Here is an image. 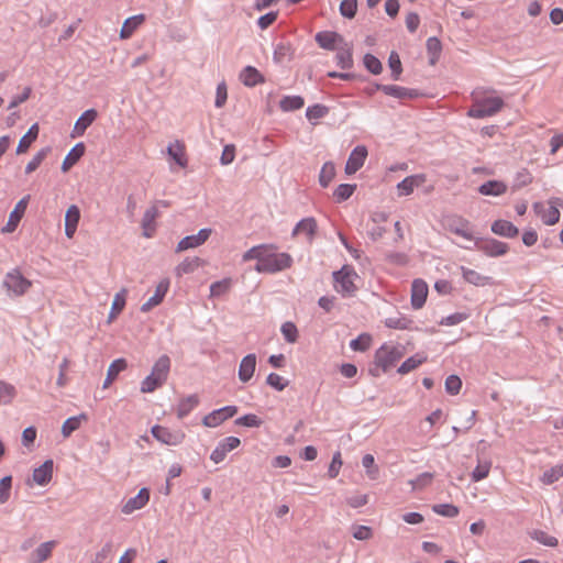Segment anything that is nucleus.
Segmentation results:
<instances>
[{"instance_id": "obj_2", "label": "nucleus", "mask_w": 563, "mask_h": 563, "mask_svg": "<svg viewBox=\"0 0 563 563\" xmlns=\"http://www.w3.org/2000/svg\"><path fill=\"white\" fill-rule=\"evenodd\" d=\"M292 264V258L288 253H274L268 251L262 263L255 265L257 273L274 274L286 268H289Z\"/></svg>"}, {"instance_id": "obj_15", "label": "nucleus", "mask_w": 563, "mask_h": 563, "mask_svg": "<svg viewBox=\"0 0 563 563\" xmlns=\"http://www.w3.org/2000/svg\"><path fill=\"white\" fill-rule=\"evenodd\" d=\"M57 545V541L51 540L41 543L29 556L27 563H44L47 561L54 549Z\"/></svg>"}, {"instance_id": "obj_10", "label": "nucleus", "mask_w": 563, "mask_h": 563, "mask_svg": "<svg viewBox=\"0 0 563 563\" xmlns=\"http://www.w3.org/2000/svg\"><path fill=\"white\" fill-rule=\"evenodd\" d=\"M211 232V229L203 228L195 235H187L183 238L177 244L176 252H184L202 245L209 239Z\"/></svg>"}, {"instance_id": "obj_7", "label": "nucleus", "mask_w": 563, "mask_h": 563, "mask_svg": "<svg viewBox=\"0 0 563 563\" xmlns=\"http://www.w3.org/2000/svg\"><path fill=\"white\" fill-rule=\"evenodd\" d=\"M444 225L451 233L474 243L476 236L474 235L473 225L467 219L461 216H450L445 219Z\"/></svg>"}, {"instance_id": "obj_55", "label": "nucleus", "mask_w": 563, "mask_h": 563, "mask_svg": "<svg viewBox=\"0 0 563 563\" xmlns=\"http://www.w3.org/2000/svg\"><path fill=\"white\" fill-rule=\"evenodd\" d=\"M364 66L374 75H379L383 70L380 60L372 54H366L364 56Z\"/></svg>"}, {"instance_id": "obj_44", "label": "nucleus", "mask_w": 563, "mask_h": 563, "mask_svg": "<svg viewBox=\"0 0 563 563\" xmlns=\"http://www.w3.org/2000/svg\"><path fill=\"white\" fill-rule=\"evenodd\" d=\"M355 189V184H341L334 190L333 196L338 202H342L347 200L354 194Z\"/></svg>"}, {"instance_id": "obj_33", "label": "nucleus", "mask_w": 563, "mask_h": 563, "mask_svg": "<svg viewBox=\"0 0 563 563\" xmlns=\"http://www.w3.org/2000/svg\"><path fill=\"white\" fill-rule=\"evenodd\" d=\"M273 250H274V246L269 245V244H260V245L253 246L242 255V261L249 262L252 260H256L257 263H262L265 254L268 251H273Z\"/></svg>"}, {"instance_id": "obj_47", "label": "nucleus", "mask_w": 563, "mask_h": 563, "mask_svg": "<svg viewBox=\"0 0 563 563\" xmlns=\"http://www.w3.org/2000/svg\"><path fill=\"white\" fill-rule=\"evenodd\" d=\"M427 49L430 55V63L433 65L437 63L440 53L442 51V45L439 38L430 37L427 41Z\"/></svg>"}, {"instance_id": "obj_20", "label": "nucleus", "mask_w": 563, "mask_h": 563, "mask_svg": "<svg viewBox=\"0 0 563 563\" xmlns=\"http://www.w3.org/2000/svg\"><path fill=\"white\" fill-rule=\"evenodd\" d=\"M317 221L312 217H308L305 219H301L294 228L292 230V236H296L298 234H305L307 236V240L311 242L316 235L317 232Z\"/></svg>"}, {"instance_id": "obj_12", "label": "nucleus", "mask_w": 563, "mask_h": 563, "mask_svg": "<svg viewBox=\"0 0 563 563\" xmlns=\"http://www.w3.org/2000/svg\"><path fill=\"white\" fill-rule=\"evenodd\" d=\"M367 154V148L364 145L356 146L347 158L345 173L347 175L355 174L364 165Z\"/></svg>"}, {"instance_id": "obj_6", "label": "nucleus", "mask_w": 563, "mask_h": 563, "mask_svg": "<svg viewBox=\"0 0 563 563\" xmlns=\"http://www.w3.org/2000/svg\"><path fill=\"white\" fill-rule=\"evenodd\" d=\"M465 250L477 249L485 255L490 257H498L505 255L509 247L508 244L495 239H481L476 238L473 245H461Z\"/></svg>"}, {"instance_id": "obj_63", "label": "nucleus", "mask_w": 563, "mask_h": 563, "mask_svg": "<svg viewBox=\"0 0 563 563\" xmlns=\"http://www.w3.org/2000/svg\"><path fill=\"white\" fill-rule=\"evenodd\" d=\"M462 387V380L456 375H450L445 379V390L450 395H456L460 393V389Z\"/></svg>"}, {"instance_id": "obj_1", "label": "nucleus", "mask_w": 563, "mask_h": 563, "mask_svg": "<svg viewBox=\"0 0 563 563\" xmlns=\"http://www.w3.org/2000/svg\"><path fill=\"white\" fill-rule=\"evenodd\" d=\"M472 106L467 111L470 118H487L498 113L504 108V99L492 88L478 87L471 93Z\"/></svg>"}, {"instance_id": "obj_29", "label": "nucleus", "mask_w": 563, "mask_h": 563, "mask_svg": "<svg viewBox=\"0 0 563 563\" xmlns=\"http://www.w3.org/2000/svg\"><path fill=\"white\" fill-rule=\"evenodd\" d=\"M507 185L500 180H488L478 187V192L484 196L498 197L506 192Z\"/></svg>"}, {"instance_id": "obj_18", "label": "nucleus", "mask_w": 563, "mask_h": 563, "mask_svg": "<svg viewBox=\"0 0 563 563\" xmlns=\"http://www.w3.org/2000/svg\"><path fill=\"white\" fill-rule=\"evenodd\" d=\"M168 288H169V280L168 279L161 280L158 283V285L156 286L154 295L152 297H150L147 299V301H145L141 306V311L142 312H148L154 307L158 306L163 301V299H164Z\"/></svg>"}, {"instance_id": "obj_4", "label": "nucleus", "mask_w": 563, "mask_h": 563, "mask_svg": "<svg viewBox=\"0 0 563 563\" xmlns=\"http://www.w3.org/2000/svg\"><path fill=\"white\" fill-rule=\"evenodd\" d=\"M404 356L402 347L384 343L375 353V364L387 372Z\"/></svg>"}, {"instance_id": "obj_58", "label": "nucleus", "mask_w": 563, "mask_h": 563, "mask_svg": "<svg viewBox=\"0 0 563 563\" xmlns=\"http://www.w3.org/2000/svg\"><path fill=\"white\" fill-rule=\"evenodd\" d=\"M411 320L405 317H390L385 320V325L390 329L405 330L408 329Z\"/></svg>"}, {"instance_id": "obj_19", "label": "nucleus", "mask_w": 563, "mask_h": 563, "mask_svg": "<svg viewBox=\"0 0 563 563\" xmlns=\"http://www.w3.org/2000/svg\"><path fill=\"white\" fill-rule=\"evenodd\" d=\"M316 41L320 47L330 51L336 49L338 46L345 42L339 33L330 31L319 32L316 35Z\"/></svg>"}, {"instance_id": "obj_46", "label": "nucleus", "mask_w": 563, "mask_h": 563, "mask_svg": "<svg viewBox=\"0 0 563 563\" xmlns=\"http://www.w3.org/2000/svg\"><path fill=\"white\" fill-rule=\"evenodd\" d=\"M530 537L533 540L538 541L539 543L547 545V547H551V548L556 547L559 543V541L555 537H552L542 530H533L530 533Z\"/></svg>"}, {"instance_id": "obj_25", "label": "nucleus", "mask_w": 563, "mask_h": 563, "mask_svg": "<svg viewBox=\"0 0 563 563\" xmlns=\"http://www.w3.org/2000/svg\"><path fill=\"white\" fill-rule=\"evenodd\" d=\"M53 461L46 460L41 466L33 471V481L41 486L49 483L53 475Z\"/></svg>"}, {"instance_id": "obj_14", "label": "nucleus", "mask_w": 563, "mask_h": 563, "mask_svg": "<svg viewBox=\"0 0 563 563\" xmlns=\"http://www.w3.org/2000/svg\"><path fill=\"white\" fill-rule=\"evenodd\" d=\"M98 112L95 109L86 110L76 121L70 136L77 139L84 135L85 131L97 119Z\"/></svg>"}, {"instance_id": "obj_31", "label": "nucleus", "mask_w": 563, "mask_h": 563, "mask_svg": "<svg viewBox=\"0 0 563 563\" xmlns=\"http://www.w3.org/2000/svg\"><path fill=\"white\" fill-rule=\"evenodd\" d=\"M85 143H76L75 146L66 155L62 164V170H69L85 154Z\"/></svg>"}, {"instance_id": "obj_42", "label": "nucleus", "mask_w": 563, "mask_h": 563, "mask_svg": "<svg viewBox=\"0 0 563 563\" xmlns=\"http://www.w3.org/2000/svg\"><path fill=\"white\" fill-rule=\"evenodd\" d=\"M303 104L305 101L300 96H286L279 102V107L283 111L298 110L301 109Z\"/></svg>"}, {"instance_id": "obj_8", "label": "nucleus", "mask_w": 563, "mask_h": 563, "mask_svg": "<svg viewBox=\"0 0 563 563\" xmlns=\"http://www.w3.org/2000/svg\"><path fill=\"white\" fill-rule=\"evenodd\" d=\"M152 435L159 442L166 445H179L185 439V433L180 430H169L162 426H154L151 430Z\"/></svg>"}, {"instance_id": "obj_38", "label": "nucleus", "mask_w": 563, "mask_h": 563, "mask_svg": "<svg viewBox=\"0 0 563 563\" xmlns=\"http://www.w3.org/2000/svg\"><path fill=\"white\" fill-rule=\"evenodd\" d=\"M492 467V461L487 459L477 457V465L474 471L471 473V478L473 482H479L486 478L489 474Z\"/></svg>"}, {"instance_id": "obj_39", "label": "nucleus", "mask_w": 563, "mask_h": 563, "mask_svg": "<svg viewBox=\"0 0 563 563\" xmlns=\"http://www.w3.org/2000/svg\"><path fill=\"white\" fill-rule=\"evenodd\" d=\"M378 89L382 90L385 95L395 97L397 99L412 98L415 96L407 88L396 85H380L378 86Z\"/></svg>"}, {"instance_id": "obj_51", "label": "nucleus", "mask_w": 563, "mask_h": 563, "mask_svg": "<svg viewBox=\"0 0 563 563\" xmlns=\"http://www.w3.org/2000/svg\"><path fill=\"white\" fill-rule=\"evenodd\" d=\"M282 334L284 335V339L288 343H295L298 339V330L295 323L287 321L282 324L280 328Z\"/></svg>"}, {"instance_id": "obj_53", "label": "nucleus", "mask_w": 563, "mask_h": 563, "mask_svg": "<svg viewBox=\"0 0 563 563\" xmlns=\"http://www.w3.org/2000/svg\"><path fill=\"white\" fill-rule=\"evenodd\" d=\"M231 286V280L229 278L214 282L210 285V296L211 297H220L224 295Z\"/></svg>"}, {"instance_id": "obj_41", "label": "nucleus", "mask_w": 563, "mask_h": 563, "mask_svg": "<svg viewBox=\"0 0 563 563\" xmlns=\"http://www.w3.org/2000/svg\"><path fill=\"white\" fill-rule=\"evenodd\" d=\"M427 361V356L420 353L415 354L407 358L399 367L398 373L401 375L408 374L409 372L416 369L422 363Z\"/></svg>"}, {"instance_id": "obj_30", "label": "nucleus", "mask_w": 563, "mask_h": 563, "mask_svg": "<svg viewBox=\"0 0 563 563\" xmlns=\"http://www.w3.org/2000/svg\"><path fill=\"white\" fill-rule=\"evenodd\" d=\"M169 369H170V358L167 355H162L154 363L151 373L153 374V376L158 378V380H162L163 383H165L167 380Z\"/></svg>"}, {"instance_id": "obj_40", "label": "nucleus", "mask_w": 563, "mask_h": 563, "mask_svg": "<svg viewBox=\"0 0 563 563\" xmlns=\"http://www.w3.org/2000/svg\"><path fill=\"white\" fill-rule=\"evenodd\" d=\"M87 420V416L85 413H80L78 416L70 417L66 419L62 426V434L64 438L70 437L73 432L79 429L81 421Z\"/></svg>"}, {"instance_id": "obj_52", "label": "nucleus", "mask_w": 563, "mask_h": 563, "mask_svg": "<svg viewBox=\"0 0 563 563\" xmlns=\"http://www.w3.org/2000/svg\"><path fill=\"white\" fill-rule=\"evenodd\" d=\"M165 383L162 380H158L153 374L151 373L147 375L141 383V391L142 393H153L161 386H163Z\"/></svg>"}, {"instance_id": "obj_34", "label": "nucleus", "mask_w": 563, "mask_h": 563, "mask_svg": "<svg viewBox=\"0 0 563 563\" xmlns=\"http://www.w3.org/2000/svg\"><path fill=\"white\" fill-rule=\"evenodd\" d=\"M144 15L137 14L126 19L121 27L120 37L126 40L132 36L134 31L144 22Z\"/></svg>"}, {"instance_id": "obj_57", "label": "nucleus", "mask_w": 563, "mask_h": 563, "mask_svg": "<svg viewBox=\"0 0 563 563\" xmlns=\"http://www.w3.org/2000/svg\"><path fill=\"white\" fill-rule=\"evenodd\" d=\"M12 487V476H4L0 479V505L9 500Z\"/></svg>"}, {"instance_id": "obj_59", "label": "nucleus", "mask_w": 563, "mask_h": 563, "mask_svg": "<svg viewBox=\"0 0 563 563\" xmlns=\"http://www.w3.org/2000/svg\"><path fill=\"white\" fill-rule=\"evenodd\" d=\"M266 383L278 391L284 390L288 386V380L276 373H271L266 378Z\"/></svg>"}, {"instance_id": "obj_5", "label": "nucleus", "mask_w": 563, "mask_h": 563, "mask_svg": "<svg viewBox=\"0 0 563 563\" xmlns=\"http://www.w3.org/2000/svg\"><path fill=\"white\" fill-rule=\"evenodd\" d=\"M357 277L354 268L349 265H344L340 271L333 273V279L335 283V289L344 297L354 295L356 286L354 285V278Z\"/></svg>"}, {"instance_id": "obj_32", "label": "nucleus", "mask_w": 563, "mask_h": 563, "mask_svg": "<svg viewBox=\"0 0 563 563\" xmlns=\"http://www.w3.org/2000/svg\"><path fill=\"white\" fill-rule=\"evenodd\" d=\"M461 269L464 280L468 284L477 287L492 284V277L489 276H484L478 272L466 267H461Z\"/></svg>"}, {"instance_id": "obj_28", "label": "nucleus", "mask_w": 563, "mask_h": 563, "mask_svg": "<svg viewBox=\"0 0 563 563\" xmlns=\"http://www.w3.org/2000/svg\"><path fill=\"white\" fill-rule=\"evenodd\" d=\"M240 80L247 87H254L258 84H263L264 77L255 67L246 66L240 73Z\"/></svg>"}, {"instance_id": "obj_16", "label": "nucleus", "mask_w": 563, "mask_h": 563, "mask_svg": "<svg viewBox=\"0 0 563 563\" xmlns=\"http://www.w3.org/2000/svg\"><path fill=\"white\" fill-rule=\"evenodd\" d=\"M428 296V285L422 279H415L411 286V306L413 309H420L426 303Z\"/></svg>"}, {"instance_id": "obj_13", "label": "nucleus", "mask_w": 563, "mask_h": 563, "mask_svg": "<svg viewBox=\"0 0 563 563\" xmlns=\"http://www.w3.org/2000/svg\"><path fill=\"white\" fill-rule=\"evenodd\" d=\"M166 152L169 158L172 172L175 170L174 164L181 168L187 166V157L184 143H169Z\"/></svg>"}, {"instance_id": "obj_64", "label": "nucleus", "mask_w": 563, "mask_h": 563, "mask_svg": "<svg viewBox=\"0 0 563 563\" xmlns=\"http://www.w3.org/2000/svg\"><path fill=\"white\" fill-rule=\"evenodd\" d=\"M327 112L328 109L324 106L316 104L307 109L306 115L309 121H314L323 118L327 114Z\"/></svg>"}, {"instance_id": "obj_60", "label": "nucleus", "mask_w": 563, "mask_h": 563, "mask_svg": "<svg viewBox=\"0 0 563 563\" xmlns=\"http://www.w3.org/2000/svg\"><path fill=\"white\" fill-rule=\"evenodd\" d=\"M362 465L369 478L375 479L377 477L378 470L375 467V459L372 454H365L362 457Z\"/></svg>"}, {"instance_id": "obj_50", "label": "nucleus", "mask_w": 563, "mask_h": 563, "mask_svg": "<svg viewBox=\"0 0 563 563\" xmlns=\"http://www.w3.org/2000/svg\"><path fill=\"white\" fill-rule=\"evenodd\" d=\"M15 388L14 386L0 380V405H5L11 402V400L15 397Z\"/></svg>"}, {"instance_id": "obj_62", "label": "nucleus", "mask_w": 563, "mask_h": 563, "mask_svg": "<svg viewBox=\"0 0 563 563\" xmlns=\"http://www.w3.org/2000/svg\"><path fill=\"white\" fill-rule=\"evenodd\" d=\"M388 65L393 73V78L397 80L402 71L401 62L399 55L396 52H391L388 58Z\"/></svg>"}, {"instance_id": "obj_23", "label": "nucleus", "mask_w": 563, "mask_h": 563, "mask_svg": "<svg viewBox=\"0 0 563 563\" xmlns=\"http://www.w3.org/2000/svg\"><path fill=\"white\" fill-rule=\"evenodd\" d=\"M490 229L492 232L496 235L508 239L515 238L519 233V230L516 225H514L510 221L501 219L494 221Z\"/></svg>"}, {"instance_id": "obj_54", "label": "nucleus", "mask_w": 563, "mask_h": 563, "mask_svg": "<svg viewBox=\"0 0 563 563\" xmlns=\"http://www.w3.org/2000/svg\"><path fill=\"white\" fill-rule=\"evenodd\" d=\"M263 423L262 419H260L254 413L244 415L235 420V424L243 426L247 428H258Z\"/></svg>"}, {"instance_id": "obj_21", "label": "nucleus", "mask_w": 563, "mask_h": 563, "mask_svg": "<svg viewBox=\"0 0 563 563\" xmlns=\"http://www.w3.org/2000/svg\"><path fill=\"white\" fill-rule=\"evenodd\" d=\"M533 209L541 217V220L547 225H554L560 220V211L554 206L544 208V206L541 202H536L533 205Z\"/></svg>"}, {"instance_id": "obj_3", "label": "nucleus", "mask_w": 563, "mask_h": 563, "mask_svg": "<svg viewBox=\"0 0 563 563\" xmlns=\"http://www.w3.org/2000/svg\"><path fill=\"white\" fill-rule=\"evenodd\" d=\"M31 286V280L25 278L18 268L8 272L2 282V287L10 297L24 295Z\"/></svg>"}, {"instance_id": "obj_26", "label": "nucleus", "mask_w": 563, "mask_h": 563, "mask_svg": "<svg viewBox=\"0 0 563 563\" xmlns=\"http://www.w3.org/2000/svg\"><path fill=\"white\" fill-rule=\"evenodd\" d=\"M158 217V209L156 206L147 208L142 218L143 235L151 238L155 230V219Z\"/></svg>"}, {"instance_id": "obj_56", "label": "nucleus", "mask_w": 563, "mask_h": 563, "mask_svg": "<svg viewBox=\"0 0 563 563\" xmlns=\"http://www.w3.org/2000/svg\"><path fill=\"white\" fill-rule=\"evenodd\" d=\"M357 11V0H343L340 4V13L347 19H353Z\"/></svg>"}, {"instance_id": "obj_35", "label": "nucleus", "mask_w": 563, "mask_h": 563, "mask_svg": "<svg viewBox=\"0 0 563 563\" xmlns=\"http://www.w3.org/2000/svg\"><path fill=\"white\" fill-rule=\"evenodd\" d=\"M199 405V397L197 395H189L183 398L177 408L178 418L187 417Z\"/></svg>"}, {"instance_id": "obj_43", "label": "nucleus", "mask_w": 563, "mask_h": 563, "mask_svg": "<svg viewBox=\"0 0 563 563\" xmlns=\"http://www.w3.org/2000/svg\"><path fill=\"white\" fill-rule=\"evenodd\" d=\"M335 176V167L331 162H327L323 164L320 175H319V184L321 187L327 188L329 184Z\"/></svg>"}, {"instance_id": "obj_61", "label": "nucleus", "mask_w": 563, "mask_h": 563, "mask_svg": "<svg viewBox=\"0 0 563 563\" xmlns=\"http://www.w3.org/2000/svg\"><path fill=\"white\" fill-rule=\"evenodd\" d=\"M222 422H224V418L222 417L219 409L208 413L202 420L203 426L208 428H216L220 426Z\"/></svg>"}, {"instance_id": "obj_27", "label": "nucleus", "mask_w": 563, "mask_h": 563, "mask_svg": "<svg viewBox=\"0 0 563 563\" xmlns=\"http://www.w3.org/2000/svg\"><path fill=\"white\" fill-rule=\"evenodd\" d=\"M336 64L342 69H350L353 66L352 47L346 42H343L336 48Z\"/></svg>"}, {"instance_id": "obj_11", "label": "nucleus", "mask_w": 563, "mask_h": 563, "mask_svg": "<svg viewBox=\"0 0 563 563\" xmlns=\"http://www.w3.org/2000/svg\"><path fill=\"white\" fill-rule=\"evenodd\" d=\"M29 200H30V196L27 195L18 201L14 209L11 211V213L9 216V220H8L7 224L1 229L2 233H11L16 229L19 222L21 221V219L26 210Z\"/></svg>"}, {"instance_id": "obj_48", "label": "nucleus", "mask_w": 563, "mask_h": 563, "mask_svg": "<svg viewBox=\"0 0 563 563\" xmlns=\"http://www.w3.org/2000/svg\"><path fill=\"white\" fill-rule=\"evenodd\" d=\"M561 477H563V464L555 465L545 471L541 479L544 484L550 485L559 481Z\"/></svg>"}, {"instance_id": "obj_49", "label": "nucleus", "mask_w": 563, "mask_h": 563, "mask_svg": "<svg viewBox=\"0 0 563 563\" xmlns=\"http://www.w3.org/2000/svg\"><path fill=\"white\" fill-rule=\"evenodd\" d=\"M432 510L440 516L446 518H454L459 515V508L452 504H438L432 507Z\"/></svg>"}, {"instance_id": "obj_36", "label": "nucleus", "mask_w": 563, "mask_h": 563, "mask_svg": "<svg viewBox=\"0 0 563 563\" xmlns=\"http://www.w3.org/2000/svg\"><path fill=\"white\" fill-rule=\"evenodd\" d=\"M126 366L128 364L124 358L114 360L108 368L107 377L103 382V388H108L115 377L126 368Z\"/></svg>"}, {"instance_id": "obj_22", "label": "nucleus", "mask_w": 563, "mask_h": 563, "mask_svg": "<svg viewBox=\"0 0 563 563\" xmlns=\"http://www.w3.org/2000/svg\"><path fill=\"white\" fill-rule=\"evenodd\" d=\"M424 181H426V176L423 174H417V175L406 177L397 185L399 196L411 195L413 189L416 187L421 186Z\"/></svg>"}, {"instance_id": "obj_37", "label": "nucleus", "mask_w": 563, "mask_h": 563, "mask_svg": "<svg viewBox=\"0 0 563 563\" xmlns=\"http://www.w3.org/2000/svg\"><path fill=\"white\" fill-rule=\"evenodd\" d=\"M202 265L203 261L200 257H187L176 267V275L183 276L185 274L194 273L198 267Z\"/></svg>"}, {"instance_id": "obj_17", "label": "nucleus", "mask_w": 563, "mask_h": 563, "mask_svg": "<svg viewBox=\"0 0 563 563\" xmlns=\"http://www.w3.org/2000/svg\"><path fill=\"white\" fill-rule=\"evenodd\" d=\"M150 500V490L147 488H141L136 496L131 497L122 506L121 511L125 515H130L135 510L143 508Z\"/></svg>"}, {"instance_id": "obj_45", "label": "nucleus", "mask_w": 563, "mask_h": 563, "mask_svg": "<svg viewBox=\"0 0 563 563\" xmlns=\"http://www.w3.org/2000/svg\"><path fill=\"white\" fill-rule=\"evenodd\" d=\"M372 336L368 333H362L350 342L353 351L365 352L371 346Z\"/></svg>"}, {"instance_id": "obj_24", "label": "nucleus", "mask_w": 563, "mask_h": 563, "mask_svg": "<svg viewBox=\"0 0 563 563\" xmlns=\"http://www.w3.org/2000/svg\"><path fill=\"white\" fill-rule=\"evenodd\" d=\"M255 367H256V355L247 354L246 356H244L239 366L240 380L243 383L249 382L255 372Z\"/></svg>"}, {"instance_id": "obj_9", "label": "nucleus", "mask_w": 563, "mask_h": 563, "mask_svg": "<svg viewBox=\"0 0 563 563\" xmlns=\"http://www.w3.org/2000/svg\"><path fill=\"white\" fill-rule=\"evenodd\" d=\"M240 444L241 440L236 437L231 435L222 439L211 452L210 460L216 464L221 463L225 459L227 454L236 449Z\"/></svg>"}]
</instances>
